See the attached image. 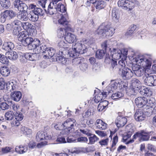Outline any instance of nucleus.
<instances>
[{"label":"nucleus","instance_id":"obj_43","mask_svg":"<svg viewBox=\"0 0 156 156\" xmlns=\"http://www.w3.org/2000/svg\"><path fill=\"white\" fill-rule=\"evenodd\" d=\"M21 131L25 135H30L32 133V130L30 129L25 126H22L21 128Z\"/></svg>","mask_w":156,"mask_h":156},{"label":"nucleus","instance_id":"obj_40","mask_svg":"<svg viewBox=\"0 0 156 156\" xmlns=\"http://www.w3.org/2000/svg\"><path fill=\"white\" fill-rule=\"evenodd\" d=\"M56 5V9L57 11L58 10L61 12H65L66 10V8L65 6L61 3H59L57 5Z\"/></svg>","mask_w":156,"mask_h":156},{"label":"nucleus","instance_id":"obj_53","mask_svg":"<svg viewBox=\"0 0 156 156\" xmlns=\"http://www.w3.org/2000/svg\"><path fill=\"white\" fill-rule=\"evenodd\" d=\"M58 35L60 37H63L66 34V30L63 28H60L58 30Z\"/></svg>","mask_w":156,"mask_h":156},{"label":"nucleus","instance_id":"obj_62","mask_svg":"<svg viewBox=\"0 0 156 156\" xmlns=\"http://www.w3.org/2000/svg\"><path fill=\"white\" fill-rule=\"evenodd\" d=\"M9 87H11V90H12L16 89L17 87V83L16 81H14L9 83Z\"/></svg>","mask_w":156,"mask_h":156},{"label":"nucleus","instance_id":"obj_35","mask_svg":"<svg viewBox=\"0 0 156 156\" xmlns=\"http://www.w3.org/2000/svg\"><path fill=\"white\" fill-rule=\"evenodd\" d=\"M21 27H23L24 30L29 31L30 30H32L33 26L29 22H22Z\"/></svg>","mask_w":156,"mask_h":156},{"label":"nucleus","instance_id":"obj_44","mask_svg":"<svg viewBox=\"0 0 156 156\" xmlns=\"http://www.w3.org/2000/svg\"><path fill=\"white\" fill-rule=\"evenodd\" d=\"M118 141V137L117 135L115 136L113 138L112 144L111 146V147L110 148L111 151L113 152L115 148H113L116 145Z\"/></svg>","mask_w":156,"mask_h":156},{"label":"nucleus","instance_id":"obj_64","mask_svg":"<svg viewBox=\"0 0 156 156\" xmlns=\"http://www.w3.org/2000/svg\"><path fill=\"white\" fill-rule=\"evenodd\" d=\"M87 65L84 63H82L80 66V68L81 70L83 71H85L87 69Z\"/></svg>","mask_w":156,"mask_h":156},{"label":"nucleus","instance_id":"obj_39","mask_svg":"<svg viewBox=\"0 0 156 156\" xmlns=\"http://www.w3.org/2000/svg\"><path fill=\"white\" fill-rule=\"evenodd\" d=\"M154 98H151V100H152L153 101V103L151 104L148 103L147 102V103L146 104L144 105L142 108H143L144 112H148V111H147L149 110L151 108H152V105L154 104Z\"/></svg>","mask_w":156,"mask_h":156},{"label":"nucleus","instance_id":"obj_45","mask_svg":"<svg viewBox=\"0 0 156 156\" xmlns=\"http://www.w3.org/2000/svg\"><path fill=\"white\" fill-rule=\"evenodd\" d=\"M36 56V54L32 53H27L25 54L24 57L26 59L32 61L35 59Z\"/></svg>","mask_w":156,"mask_h":156},{"label":"nucleus","instance_id":"obj_6","mask_svg":"<svg viewBox=\"0 0 156 156\" xmlns=\"http://www.w3.org/2000/svg\"><path fill=\"white\" fill-rule=\"evenodd\" d=\"M22 22L18 19H16L11 20V27H13L12 32L13 34L16 35L19 34V30L21 27Z\"/></svg>","mask_w":156,"mask_h":156},{"label":"nucleus","instance_id":"obj_5","mask_svg":"<svg viewBox=\"0 0 156 156\" xmlns=\"http://www.w3.org/2000/svg\"><path fill=\"white\" fill-rule=\"evenodd\" d=\"M118 5L122 9L127 10L128 11L131 10L134 8L133 3L128 0H119Z\"/></svg>","mask_w":156,"mask_h":156},{"label":"nucleus","instance_id":"obj_14","mask_svg":"<svg viewBox=\"0 0 156 156\" xmlns=\"http://www.w3.org/2000/svg\"><path fill=\"white\" fill-rule=\"evenodd\" d=\"M29 9L32 10L36 14L39 16H42L44 13V11L43 10L40 8L37 7L35 5L33 4H31L29 5Z\"/></svg>","mask_w":156,"mask_h":156},{"label":"nucleus","instance_id":"obj_13","mask_svg":"<svg viewBox=\"0 0 156 156\" xmlns=\"http://www.w3.org/2000/svg\"><path fill=\"white\" fill-rule=\"evenodd\" d=\"M146 115L143 111V109H137L134 115L135 119L137 121L140 122L144 120Z\"/></svg>","mask_w":156,"mask_h":156},{"label":"nucleus","instance_id":"obj_30","mask_svg":"<svg viewBox=\"0 0 156 156\" xmlns=\"http://www.w3.org/2000/svg\"><path fill=\"white\" fill-rule=\"evenodd\" d=\"M55 4H53L51 2L49 4L48 9V13L51 15H53L57 11Z\"/></svg>","mask_w":156,"mask_h":156},{"label":"nucleus","instance_id":"obj_26","mask_svg":"<svg viewBox=\"0 0 156 156\" xmlns=\"http://www.w3.org/2000/svg\"><path fill=\"white\" fill-rule=\"evenodd\" d=\"M5 55L8 59L12 60H15L18 58V55L16 53L13 51L6 52Z\"/></svg>","mask_w":156,"mask_h":156},{"label":"nucleus","instance_id":"obj_60","mask_svg":"<svg viewBox=\"0 0 156 156\" xmlns=\"http://www.w3.org/2000/svg\"><path fill=\"white\" fill-rule=\"evenodd\" d=\"M8 16L10 18H12L16 16V14L15 12L11 10H6Z\"/></svg>","mask_w":156,"mask_h":156},{"label":"nucleus","instance_id":"obj_28","mask_svg":"<svg viewBox=\"0 0 156 156\" xmlns=\"http://www.w3.org/2000/svg\"><path fill=\"white\" fill-rule=\"evenodd\" d=\"M47 48L46 46L44 44H39L34 50L36 54L43 53L44 54L45 49Z\"/></svg>","mask_w":156,"mask_h":156},{"label":"nucleus","instance_id":"obj_9","mask_svg":"<svg viewBox=\"0 0 156 156\" xmlns=\"http://www.w3.org/2000/svg\"><path fill=\"white\" fill-rule=\"evenodd\" d=\"M13 5L15 8L17 9L20 12H27L28 9L27 6L22 1L20 0H17L14 1Z\"/></svg>","mask_w":156,"mask_h":156},{"label":"nucleus","instance_id":"obj_25","mask_svg":"<svg viewBox=\"0 0 156 156\" xmlns=\"http://www.w3.org/2000/svg\"><path fill=\"white\" fill-rule=\"evenodd\" d=\"M27 12H19L17 14L18 18L20 20L26 21L28 20V13Z\"/></svg>","mask_w":156,"mask_h":156},{"label":"nucleus","instance_id":"obj_29","mask_svg":"<svg viewBox=\"0 0 156 156\" xmlns=\"http://www.w3.org/2000/svg\"><path fill=\"white\" fill-rule=\"evenodd\" d=\"M39 16L36 15L33 11H30L28 13V19L32 22L37 21L38 19Z\"/></svg>","mask_w":156,"mask_h":156},{"label":"nucleus","instance_id":"obj_18","mask_svg":"<svg viewBox=\"0 0 156 156\" xmlns=\"http://www.w3.org/2000/svg\"><path fill=\"white\" fill-rule=\"evenodd\" d=\"M110 55H111V58L112 59L117 60L121 57V51L119 50L113 49L110 52Z\"/></svg>","mask_w":156,"mask_h":156},{"label":"nucleus","instance_id":"obj_12","mask_svg":"<svg viewBox=\"0 0 156 156\" xmlns=\"http://www.w3.org/2000/svg\"><path fill=\"white\" fill-rule=\"evenodd\" d=\"M133 72L127 68H123L122 70L121 76L124 80L130 79L133 76Z\"/></svg>","mask_w":156,"mask_h":156},{"label":"nucleus","instance_id":"obj_56","mask_svg":"<svg viewBox=\"0 0 156 156\" xmlns=\"http://www.w3.org/2000/svg\"><path fill=\"white\" fill-rule=\"evenodd\" d=\"M21 102L22 104L25 106H27L32 103V101H29L28 98H22Z\"/></svg>","mask_w":156,"mask_h":156},{"label":"nucleus","instance_id":"obj_4","mask_svg":"<svg viewBox=\"0 0 156 156\" xmlns=\"http://www.w3.org/2000/svg\"><path fill=\"white\" fill-rule=\"evenodd\" d=\"M76 120L73 118L67 119L64 123L65 128L64 132H66L67 133H71L74 130V126H76Z\"/></svg>","mask_w":156,"mask_h":156},{"label":"nucleus","instance_id":"obj_42","mask_svg":"<svg viewBox=\"0 0 156 156\" xmlns=\"http://www.w3.org/2000/svg\"><path fill=\"white\" fill-rule=\"evenodd\" d=\"M14 113L10 111L6 112L5 115V119L7 120H11L14 118Z\"/></svg>","mask_w":156,"mask_h":156},{"label":"nucleus","instance_id":"obj_19","mask_svg":"<svg viewBox=\"0 0 156 156\" xmlns=\"http://www.w3.org/2000/svg\"><path fill=\"white\" fill-rule=\"evenodd\" d=\"M106 43L107 42L106 41L104 43L102 44V47L103 49H104L105 51L106 56L105 61L108 62H109L111 60V59H112V58L111 55V56H110L109 53H108V51H110L111 49L108 48H107Z\"/></svg>","mask_w":156,"mask_h":156},{"label":"nucleus","instance_id":"obj_2","mask_svg":"<svg viewBox=\"0 0 156 156\" xmlns=\"http://www.w3.org/2000/svg\"><path fill=\"white\" fill-rule=\"evenodd\" d=\"M87 51V48L85 45L81 43L77 42L73 45L72 49H69L68 52V57L76 58L80 54L86 53Z\"/></svg>","mask_w":156,"mask_h":156},{"label":"nucleus","instance_id":"obj_16","mask_svg":"<svg viewBox=\"0 0 156 156\" xmlns=\"http://www.w3.org/2000/svg\"><path fill=\"white\" fill-rule=\"evenodd\" d=\"M55 52V50L51 48H47L45 49L43 56L45 59H48L52 57Z\"/></svg>","mask_w":156,"mask_h":156},{"label":"nucleus","instance_id":"obj_22","mask_svg":"<svg viewBox=\"0 0 156 156\" xmlns=\"http://www.w3.org/2000/svg\"><path fill=\"white\" fill-rule=\"evenodd\" d=\"M40 44V41L37 38H35L33 39L32 42L30 43L28 46V48L30 50H33V51H34L35 50V48H36Z\"/></svg>","mask_w":156,"mask_h":156},{"label":"nucleus","instance_id":"obj_15","mask_svg":"<svg viewBox=\"0 0 156 156\" xmlns=\"http://www.w3.org/2000/svg\"><path fill=\"white\" fill-rule=\"evenodd\" d=\"M127 119L125 117L122 116H119L117 117L115 123L118 127L123 126L126 123Z\"/></svg>","mask_w":156,"mask_h":156},{"label":"nucleus","instance_id":"obj_37","mask_svg":"<svg viewBox=\"0 0 156 156\" xmlns=\"http://www.w3.org/2000/svg\"><path fill=\"white\" fill-rule=\"evenodd\" d=\"M15 151L19 154H22L26 152L27 151V148L26 147L20 146L19 147H16L15 149Z\"/></svg>","mask_w":156,"mask_h":156},{"label":"nucleus","instance_id":"obj_41","mask_svg":"<svg viewBox=\"0 0 156 156\" xmlns=\"http://www.w3.org/2000/svg\"><path fill=\"white\" fill-rule=\"evenodd\" d=\"M14 116L17 121L20 122L23 119V116L22 114L20 112L16 111L14 113Z\"/></svg>","mask_w":156,"mask_h":156},{"label":"nucleus","instance_id":"obj_36","mask_svg":"<svg viewBox=\"0 0 156 156\" xmlns=\"http://www.w3.org/2000/svg\"><path fill=\"white\" fill-rule=\"evenodd\" d=\"M140 84V81L136 79H133L131 81V88L133 90L136 88H138Z\"/></svg>","mask_w":156,"mask_h":156},{"label":"nucleus","instance_id":"obj_55","mask_svg":"<svg viewBox=\"0 0 156 156\" xmlns=\"http://www.w3.org/2000/svg\"><path fill=\"white\" fill-rule=\"evenodd\" d=\"M11 98H21L22 94L20 91H14L11 94Z\"/></svg>","mask_w":156,"mask_h":156},{"label":"nucleus","instance_id":"obj_34","mask_svg":"<svg viewBox=\"0 0 156 156\" xmlns=\"http://www.w3.org/2000/svg\"><path fill=\"white\" fill-rule=\"evenodd\" d=\"M140 90V93L141 95L147 97H150L151 94L147 88L145 87H141Z\"/></svg>","mask_w":156,"mask_h":156},{"label":"nucleus","instance_id":"obj_3","mask_svg":"<svg viewBox=\"0 0 156 156\" xmlns=\"http://www.w3.org/2000/svg\"><path fill=\"white\" fill-rule=\"evenodd\" d=\"M128 83L118 80H112L106 87L108 90L113 91L115 90L122 89H126L128 88Z\"/></svg>","mask_w":156,"mask_h":156},{"label":"nucleus","instance_id":"obj_46","mask_svg":"<svg viewBox=\"0 0 156 156\" xmlns=\"http://www.w3.org/2000/svg\"><path fill=\"white\" fill-rule=\"evenodd\" d=\"M55 128L57 130H62V133H66L67 134L66 132H64V129H65L63 123H58L54 126Z\"/></svg>","mask_w":156,"mask_h":156},{"label":"nucleus","instance_id":"obj_21","mask_svg":"<svg viewBox=\"0 0 156 156\" xmlns=\"http://www.w3.org/2000/svg\"><path fill=\"white\" fill-rule=\"evenodd\" d=\"M65 38L66 41L69 43H72L76 40L75 35L71 33H67Z\"/></svg>","mask_w":156,"mask_h":156},{"label":"nucleus","instance_id":"obj_59","mask_svg":"<svg viewBox=\"0 0 156 156\" xmlns=\"http://www.w3.org/2000/svg\"><path fill=\"white\" fill-rule=\"evenodd\" d=\"M144 130H142L140 131H138L133 136V139L135 140L137 138H139V139L140 140L142 134L144 133Z\"/></svg>","mask_w":156,"mask_h":156},{"label":"nucleus","instance_id":"obj_10","mask_svg":"<svg viewBox=\"0 0 156 156\" xmlns=\"http://www.w3.org/2000/svg\"><path fill=\"white\" fill-rule=\"evenodd\" d=\"M147 102L150 104L153 103L152 100L150 99V98H148V100L147 98H136L135 99V103L139 108H142Z\"/></svg>","mask_w":156,"mask_h":156},{"label":"nucleus","instance_id":"obj_51","mask_svg":"<svg viewBox=\"0 0 156 156\" xmlns=\"http://www.w3.org/2000/svg\"><path fill=\"white\" fill-rule=\"evenodd\" d=\"M105 52L104 50L97 51L96 53V57L99 59H101L105 55Z\"/></svg>","mask_w":156,"mask_h":156},{"label":"nucleus","instance_id":"obj_63","mask_svg":"<svg viewBox=\"0 0 156 156\" xmlns=\"http://www.w3.org/2000/svg\"><path fill=\"white\" fill-rule=\"evenodd\" d=\"M109 139L107 138L105 139H102L99 142V143L102 146L107 145L108 144Z\"/></svg>","mask_w":156,"mask_h":156},{"label":"nucleus","instance_id":"obj_7","mask_svg":"<svg viewBox=\"0 0 156 156\" xmlns=\"http://www.w3.org/2000/svg\"><path fill=\"white\" fill-rule=\"evenodd\" d=\"M18 39L19 41L22 42L23 45L25 46H27L28 47L33 40L30 37H27L23 32L20 34V35L18 37Z\"/></svg>","mask_w":156,"mask_h":156},{"label":"nucleus","instance_id":"obj_52","mask_svg":"<svg viewBox=\"0 0 156 156\" xmlns=\"http://www.w3.org/2000/svg\"><path fill=\"white\" fill-rule=\"evenodd\" d=\"M6 56L4 55L0 54V62L4 64H7L9 62V60Z\"/></svg>","mask_w":156,"mask_h":156},{"label":"nucleus","instance_id":"obj_48","mask_svg":"<svg viewBox=\"0 0 156 156\" xmlns=\"http://www.w3.org/2000/svg\"><path fill=\"white\" fill-rule=\"evenodd\" d=\"M136 28V25H133L132 26L130 29L126 33V35L128 37L131 36Z\"/></svg>","mask_w":156,"mask_h":156},{"label":"nucleus","instance_id":"obj_32","mask_svg":"<svg viewBox=\"0 0 156 156\" xmlns=\"http://www.w3.org/2000/svg\"><path fill=\"white\" fill-rule=\"evenodd\" d=\"M0 71L2 75L5 76H8L10 73V71L9 68L6 66L1 67L0 68Z\"/></svg>","mask_w":156,"mask_h":156},{"label":"nucleus","instance_id":"obj_50","mask_svg":"<svg viewBox=\"0 0 156 156\" xmlns=\"http://www.w3.org/2000/svg\"><path fill=\"white\" fill-rule=\"evenodd\" d=\"M66 50L65 51H63L62 50H60L59 52H58V55H59V56L58 57V58H57V60H58L59 61V62L61 63V62L62 61V60L65 59V58L63 57L64 56L63 55H64V53L65 52Z\"/></svg>","mask_w":156,"mask_h":156},{"label":"nucleus","instance_id":"obj_23","mask_svg":"<svg viewBox=\"0 0 156 156\" xmlns=\"http://www.w3.org/2000/svg\"><path fill=\"white\" fill-rule=\"evenodd\" d=\"M95 125L98 129L102 130L105 129L107 127V124L100 119L96 120Z\"/></svg>","mask_w":156,"mask_h":156},{"label":"nucleus","instance_id":"obj_17","mask_svg":"<svg viewBox=\"0 0 156 156\" xmlns=\"http://www.w3.org/2000/svg\"><path fill=\"white\" fill-rule=\"evenodd\" d=\"M45 133L43 131L38 132L36 136V139L37 141H40L44 140H50L51 139V136H45ZM47 135V134H46Z\"/></svg>","mask_w":156,"mask_h":156},{"label":"nucleus","instance_id":"obj_11","mask_svg":"<svg viewBox=\"0 0 156 156\" xmlns=\"http://www.w3.org/2000/svg\"><path fill=\"white\" fill-rule=\"evenodd\" d=\"M106 90H103L101 92L99 90L97 89V90H94V98H100V95H102L103 97L106 98L107 97H110V93H111L110 90H108L106 88Z\"/></svg>","mask_w":156,"mask_h":156},{"label":"nucleus","instance_id":"obj_1","mask_svg":"<svg viewBox=\"0 0 156 156\" xmlns=\"http://www.w3.org/2000/svg\"><path fill=\"white\" fill-rule=\"evenodd\" d=\"M133 62L138 64L133 66L132 70L135 75L139 77L145 73V68H148L151 66V62L143 56H138L133 59Z\"/></svg>","mask_w":156,"mask_h":156},{"label":"nucleus","instance_id":"obj_38","mask_svg":"<svg viewBox=\"0 0 156 156\" xmlns=\"http://www.w3.org/2000/svg\"><path fill=\"white\" fill-rule=\"evenodd\" d=\"M105 26L103 25L100 26L97 30V33L101 37H106Z\"/></svg>","mask_w":156,"mask_h":156},{"label":"nucleus","instance_id":"obj_58","mask_svg":"<svg viewBox=\"0 0 156 156\" xmlns=\"http://www.w3.org/2000/svg\"><path fill=\"white\" fill-rule=\"evenodd\" d=\"M66 44L65 42L64 41H61L58 43V46L59 48H62L60 50H62V51L65 50V46Z\"/></svg>","mask_w":156,"mask_h":156},{"label":"nucleus","instance_id":"obj_61","mask_svg":"<svg viewBox=\"0 0 156 156\" xmlns=\"http://www.w3.org/2000/svg\"><path fill=\"white\" fill-rule=\"evenodd\" d=\"M79 130L81 133H82L83 134L87 135L88 136L91 135V133L90 132V131L87 129H80Z\"/></svg>","mask_w":156,"mask_h":156},{"label":"nucleus","instance_id":"obj_27","mask_svg":"<svg viewBox=\"0 0 156 156\" xmlns=\"http://www.w3.org/2000/svg\"><path fill=\"white\" fill-rule=\"evenodd\" d=\"M106 37L112 36L114 33L115 30L111 27L110 25L108 24L105 26Z\"/></svg>","mask_w":156,"mask_h":156},{"label":"nucleus","instance_id":"obj_47","mask_svg":"<svg viewBox=\"0 0 156 156\" xmlns=\"http://www.w3.org/2000/svg\"><path fill=\"white\" fill-rule=\"evenodd\" d=\"M1 5L4 8L7 9L10 6V2L9 0H2L1 1Z\"/></svg>","mask_w":156,"mask_h":156},{"label":"nucleus","instance_id":"obj_54","mask_svg":"<svg viewBox=\"0 0 156 156\" xmlns=\"http://www.w3.org/2000/svg\"><path fill=\"white\" fill-rule=\"evenodd\" d=\"M13 148L12 146H6L2 148V152L3 154L7 153L12 151V150Z\"/></svg>","mask_w":156,"mask_h":156},{"label":"nucleus","instance_id":"obj_31","mask_svg":"<svg viewBox=\"0 0 156 156\" xmlns=\"http://www.w3.org/2000/svg\"><path fill=\"white\" fill-rule=\"evenodd\" d=\"M69 20V17L67 14H65L63 15L61 18L58 20V23L63 25H66L67 24Z\"/></svg>","mask_w":156,"mask_h":156},{"label":"nucleus","instance_id":"obj_24","mask_svg":"<svg viewBox=\"0 0 156 156\" xmlns=\"http://www.w3.org/2000/svg\"><path fill=\"white\" fill-rule=\"evenodd\" d=\"M94 4L96 9L99 10L104 9L106 5V3L102 0H97Z\"/></svg>","mask_w":156,"mask_h":156},{"label":"nucleus","instance_id":"obj_8","mask_svg":"<svg viewBox=\"0 0 156 156\" xmlns=\"http://www.w3.org/2000/svg\"><path fill=\"white\" fill-rule=\"evenodd\" d=\"M145 84L147 86H152L156 85V76L148 75L144 77Z\"/></svg>","mask_w":156,"mask_h":156},{"label":"nucleus","instance_id":"obj_57","mask_svg":"<svg viewBox=\"0 0 156 156\" xmlns=\"http://www.w3.org/2000/svg\"><path fill=\"white\" fill-rule=\"evenodd\" d=\"M76 136H69L66 138L67 142L69 143L74 142L76 140Z\"/></svg>","mask_w":156,"mask_h":156},{"label":"nucleus","instance_id":"obj_49","mask_svg":"<svg viewBox=\"0 0 156 156\" xmlns=\"http://www.w3.org/2000/svg\"><path fill=\"white\" fill-rule=\"evenodd\" d=\"M144 133L142 134L140 140V141H147L149 140L150 138L148 134L144 130Z\"/></svg>","mask_w":156,"mask_h":156},{"label":"nucleus","instance_id":"obj_20","mask_svg":"<svg viewBox=\"0 0 156 156\" xmlns=\"http://www.w3.org/2000/svg\"><path fill=\"white\" fill-rule=\"evenodd\" d=\"M14 47V44L12 42L5 41L2 46V48L6 51H9L13 49Z\"/></svg>","mask_w":156,"mask_h":156},{"label":"nucleus","instance_id":"obj_33","mask_svg":"<svg viewBox=\"0 0 156 156\" xmlns=\"http://www.w3.org/2000/svg\"><path fill=\"white\" fill-rule=\"evenodd\" d=\"M91 135L89 136L88 137L89 140V142L88 143V144H93L99 140V138L94 134L91 133Z\"/></svg>","mask_w":156,"mask_h":156}]
</instances>
